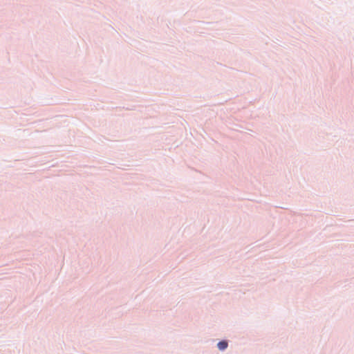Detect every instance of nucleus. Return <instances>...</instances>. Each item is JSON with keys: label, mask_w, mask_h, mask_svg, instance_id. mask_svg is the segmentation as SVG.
<instances>
[{"label": "nucleus", "mask_w": 354, "mask_h": 354, "mask_svg": "<svg viewBox=\"0 0 354 354\" xmlns=\"http://www.w3.org/2000/svg\"><path fill=\"white\" fill-rule=\"evenodd\" d=\"M217 345L219 350L223 351L227 347V342L225 341H221L219 342Z\"/></svg>", "instance_id": "obj_1"}]
</instances>
